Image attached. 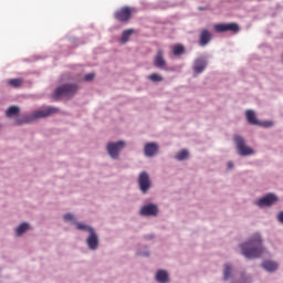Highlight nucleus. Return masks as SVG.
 I'll return each mask as SVG.
<instances>
[{
	"label": "nucleus",
	"mask_w": 283,
	"mask_h": 283,
	"mask_svg": "<svg viewBox=\"0 0 283 283\" xmlns=\"http://www.w3.org/2000/svg\"><path fill=\"white\" fill-rule=\"evenodd\" d=\"M241 250L248 260L253 258H260L264 253V248L262 247V237L256 233L254 234L249 242L241 244Z\"/></svg>",
	"instance_id": "f257e3e1"
},
{
	"label": "nucleus",
	"mask_w": 283,
	"mask_h": 283,
	"mask_svg": "<svg viewBox=\"0 0 283 283\" xmlns=\"http://www.w3.org/2000/svg\"><path fill=\"white\" fill-rule=\"evenodd\" d=\"M76 229L78 231H87L88 237L86 239V244L91 251H96L98 249V234H96V230L94 228L85 224V223H76Z\"/></svg>",
	"instance_id": "f03ea898"
},
{
	"label": "nucleus",
	"mask_w": 283,
	"mask_h": 283,
	"mask_svg": "<svg viewBox=\"0 0 283 283\" xmlns=\"http://www.w3.org/2000/svg\"><path fill=\"white\" fill-rule=\"evenodd\" d=\"M76 92H78V86L76 84H65L54 90L53 97L72 98Z\"/></svg>",
	"instance_id": "7ed1b4c3"
},
{
	"label": "nucleus",
	"mask_w": 283,
	"mask_h": 283,
	"mask_svg": "<svg viewBox=\"0 0 283 283\" xmlns=\"http://www.w3.org/2000/svg\"><path fill=\"white\" fill-rule=\"evenodd\" d=\"M107 153L114 160L118 159L120 149H125V142L119 140L117 143H108L106 146Z\"/></svg>",
	"instance_id": "20e7f679"
},
{
	"label": "nucleus",
	"mask_w": 283,
	"mask_h": 283,
	"mask_svg": "<svg viewBox=\"0 0 283 283\" xmlns=\"http://www.w3.org/2000/svg\"><path fill=\"white\" fill-rule=\"evenodd\" d=\"M234 143L237 145V149H238L240 156H252L253 148L244 145V138L237 135V136H234Z\"/></svg>",
	"instance_id": "39448f33"
},
{
	"label": "nucleus",
	"mask_w": 283,
	"mask_h": 283,
	"mask_svg": "<svg viewBox=\"0 0 283 283\" xmlns=\"http://www.w3.org/2000/svg\"><path fill=\"white\" fill-rule=\"evenodd\" d=\"M214 32H218L219 34H222V32H233L234 34H238V32H240V27L238 23H219L214 24Z\"/></svg>",
	"instance_id": "423d86ee"
},
{
	"label": "nucleus",
	"mask_w": 283,
	"mask_h": 283,
	"mask_svg": "<svg viewBox=\"0 0 283 283\" xmlns=\"http://www.w3.org/2000/svg\"><path fill=\"white\" fill-rule=\"evenodd\" d=\"M132 12H133L132 8L124 7L115 11L114 17L116 21H119V23H127L129 19H132Z\"/></svg>",
	"instance_id": "0eeeda50"
},
{
	"label": "nucleus",
	"mask_w": 283,
	"mask_h": 283,
	"mask_svg": "<svg viewBox=\"0 0 283 283\" xmlns=\"http://www.w3.org/2000/svg\"><path fill=\"white\" fill-rule=\"evenodd\" d=\"M245 118L250 125H260L261 127H273L272 122H260L258 120V117L255 116V112L248 109L245 112Z\"/></svg>",
	"instance_id": "6e6552de"
},
{
	"label": "nucleus",
	"mask_w": 283,
	"mask_h": 283,
	"mask_svg": "<svg viewBox=\"0 0 283 283\" xmlns=\"http://www.w3.org/2000/svg\"><path fill=\"white\" fill-rule=\"evenodd\" d=\"M138 185L143 193H147V191H149V189L151 188V179H149V175L147 174V171H143L138 176Z\"/></svg>",
	"instance_id": "1a4fd4ad"
},
{
	"label": "nucleus",
	"mask_w": 283,
	"mask_h": 283,
	"mask_svg": "<svg viewBox=\"0 0 283 283\" xmlns=\"http://www.w3.org/2000/svg\"><path fill=\"white\" fill-rule=\"evenodd\" d=\"M154 66L165 70L167 67V61H165V52L159 49L154 59Z\"/></svg>",
	"instance_id": "9d476101"
},
{
	"label": "nucleus",
	"mask_w": 283,
	"mask_h": 283,
	"mask_svg": "<svg viewBox=\"0 0 283 283\" xmlns=\"http://www.w3.org/2000/svg\"><path fill=\"white\" fill-rule=\"evenodd\" d=\"M56 112H59V108L50 106L44 109L36 111L33 114V118H48V116H52V114H56Z\"/></svg>",
	"instance_id": "9b49d317"
},
{
	"label": "nucleus",
	"mask_w": 283,
	"mask_h": 283,
	"mask_svg": "<svg viewBox=\"0 0 283 283\" xmlns=\"http://www.w3.org/2000/svg\"><path fill=\"white\" fill-rule=\"evenodd\" d=\"M274 202H277V197L273 193H269L268 196L259 199L256 205L259 207H271Z\"/></svg>",
	"instance_id": "f8f14e48"
},
{
	"label": "nucleus",
	"mask_w": 283,
	"mask_h": 283,
	"mask_svg": "<svg viewBox=\"0 0 283 283\" xmlns=\"http://www.w3.org/2000/svg\"><path fill=\"white\" fill-rule=\"evenodd\" d=\"M212 34L211 31L203 29L201 30L200 34H199V45H201V48H205L206 45H209V43L211 42L212 39Z\"/></svg>",
	"instance_id": "ddd939ff"
},
{
	"label": "nucleus",
	"mask_w": 283,
	"mask_h": 283,
	"mask_svg": "<svg viewBox=\"0 0 283 283\" xmlns=\"http://www.w3.org/2000/svg\"><path fill=\"white\" fill-rule=\"evenodd\" d=\"M158 144L156 143H147L145 144L144 147V154L145 156H147V158H154V156H156V154H158Z\"/></svg>",
	"instance_id": "4468645a"
},
{
	"label": "nucleus",
	"mask_w": 283,
	"mask_h": 283,
	"mask_svg": "<svg viewBox=\"0 0 283 283\" xmlns=\"http://www.w3.org/2000/svg\"><path fill=\"white\" fill-rule=\"evenodd\" d=\"M142 216H158V207L156 205H147L140 209Z\"/></svg>",
	"instance_id": "2eb2a0df"
},
{
	"label": "nucleus",
	"mask_w": 283,
	"mask_h": 283,
	"mask_svg": "<svg viewBox=\"0 0 283 283\" xmlns=\"http://www.w3.org/2000/svg\"><path fill=\"white\" fill-rule=\"evenodd\" d=\"M206 67H207V60L205 59H197L193 63V70L196 74H200L205 72Z\"/></svg>",
	"instance_id": "dca6fc26"
},
{
	"label": "nucleus",
	"mask_w": 283,
	"mask_h": 283,
	"mask_svg": "<svg viewBox=\"0 0 283 283\" xmlns=\"http://www.w3.org/2000/svg\"><path fill=\"white\" fill-rule=\"evenodd\" d=\"M156 280L160 283H167L169 282V274L165 270H159L156 273Z\"/></svg>",
	"instance_id": "f3484780"
},
{
	"label": "nucleus",
	"mask_w": 283,
	"mask_h": 283,
	"mask_svg": "<svg viewBox=\"0 0 283 283\" xmlns=\"http://www.w3.org/2000/svg\"><path fill=\"white\" fill-rule=\"evenodd\" d=\"M7 85H9V87H14L15 90H19V87H23V78H10L7 81Z\"/></svg>",
	"instance_id": "a211bd4d"
},
{
	"label": "nucleus",
	"mask_w": 283,
	"mask_h": 283,
	"mask_svg": "<svg viewBox=\"0 0 283 283\" xmlns=\"http://www.w3.org/2000/svg\"><path fill=\"white\" fill-rule=\"evenodd\" d=\"M263 269L265 271H269L270 273H273V271H277V264L273 261H265L262 263Z\"/></svg>",
	"instance_id": "6ab92c4d"
},
{
	"label": "nucleus",
	"mask_w": 283,
	"mask_h": 283,
	"mask_svg": "<svg viewBox=\"0 0 283 283\" xmlns=\"http://www.w3.org/2000/svg\"><path fill=\"white\" fill-rule=\"evenodd\" d=\"M172 54L174 56H181V54H185V45L182 44H175L172 48Z\"/></svg>",
	"instance_id": "aec40b11"
},
{
	"label": "nucleus",
	"mask_w": 283,
	"mask_h": 283,
	"mask_svg": "<svg viewBox=\"0 0 283 283\" xmlns=\"http://www.w3.org/2000/svg\"><path fill=\"white\" fill-rule=\"evenodd\" d=\"M20 109L18 106H10L7 112H6V116H8V118H12V116H18Z\"/></svg>",
	"instance_id": "412c9836"
},
{
	"label": "nucleus",
	"mask_w": 283,
	"mask_h": 283,
	"mask_svg": "<svg viewBox=\"0 0 283 283\" xmlns=\"http://www.w3.org/2000/svg\"><path fill=\"white\" fill-rule=\"evenodd\" d=\"M132 34H134V29L125 30L122 33V43H127V41H129V38L132 36Z\"/></svg>",
	"instance_id": "4be33fe9"
},
{
	"label": "nucleus",
	"mask_w": 283,
	"mask_h": 283,
	"mask_svg": "<svg viewBox=\"0 0 283 283\" xmlns=\"http://www.w3.org/2000/svg\"><path fill=\"white\" fill-rule=\"evenodd\" d=\"M29 229H30L29 223H22L17 228L15 233H17V235H23V233L25 231H28Z\"/></svg>",
	"instance_id": "5701e85b"
},
{
	"label": "nucleus",
	"mask_w": 283,
	"mask_h": 283,
	"mask_svg": "<svg viewBox=\"0 0 283 283\" xmlns=\"http://www.w3.org/2000/svg\"><path fill=\"white\" fill-rule=\"evenodd\" d=\"M148 80L151 81V83H161L164 81L163 75L158 73H153L148 76Z\"/></svg>",
	"instance_id": "b1692460"
},
{
	"label": "nucleus",
	"mask_w": 283,
	"mask_h": 283,
	"mask_svg": "<svg viewBox=\"0 0 283 283\" xmlns=\"http://www.w3.org/2000/svg\"><path fill=\"white\" fill-rule=\"evenodd\" d=\"M188 157H189V151H187L186 149H182L176 155L177 160H187Z\"/></svg>",
	"instance_id": "393cba45"
},
{
	"label": "nucleus",
	"mask_w": 283,
	"mask_h": 283,
	"mask_svg": "<svg viewBox=\"0 0 283 283\" xmlns=\"http://www.w3.org/2000/svg\"><path fill=\"white\" fill-rule=\"evenodd\" d=\"M231 277V265L226 264L223 270V280H229Z\"/></svg>",
	"instance_id": "a878e982"
},
{
	"label": "nucleus",
	"mask_w": 283,
	"mask_h": 283,
	"mask_svg": "<svg viewBox=\"0 0 283 283\" xmlns=\"http://www.w3.org/2000/svg\"><path fill=\"white\" fill-rule=\"evenodd\" d=\"M64 220L65 222H74V214L72 213L64 214Z\"/></svg>",
	"instance_id": "bb28decb"
},
{
	"label": "nucleus",
	"mask_w": 283,
	"mask_h": 283,
	"mask_svg": "<svg viewBox=\"0 0 283 283\" xmlns=\"http://www.w3.org/2000/svg\"><path fill=\"white\" fill-rule=\"evenodd\" d=\"M84 81H94V73H88L84 76Z\"/></svg>",
	"instance_id": "cd10ccee"
},
{
	"label": "nucleus",
	"mask_w": 283,
	"mask_h": 283,
	"mask_svg": "<svg viewBox=\"0 0 283 283\" xmlns=\"http://www.w3.org/2000/svg\"><path fill=\"white\" fill-rule=\"evenodd\" d=\"M277 220H279V222H282V224H283V211L279 213Z\"/></svg>",
	"instance_id": "c85d7f7f"
},
{
	"label": "nucleus",
	"mask_w": 283,
	"mask_h": 283,
	"mask_svg": "<svg viewBox=\"0 0 283 283\" xmlns=\"http://www.w3.org/2000/svg\"><path fill=\"white\" fill-rule=\"evenodd\" d=\"M233 167V163L229 161L228 163V169H231Z\"/></svg>",
	"instance_id": "c756f323"
},
{
	"label": "nucleus",
	"mask_w": 283,
	"mask_h": 283,
	"mask_svg": "<svg viewBox=\"0 0 283 283\" xmlns=\"http://www.w3.org/2000/svg\"><path fill=\"white\" fill-rule=\"evenodd\" d=\"M199 10H200V11L207 10V8L199 7Z\"/></svg>",
	"instance_id": "7c9ffc66"
},
{
	"label": "nucleus",
	"mask_w": 283,
	"mask_h": 283,
	"mask_svg": "<svg viewBox=\"0 0 283 283\" xmlns=\"http://www.w3.org/2000/svg\"><path fill=\"white\" fill-rule=\"evenodd\" d=\"M144 255H149V253H145Z\"/></svg>",
	"instance_id": "2f4dec72"
}]
</instances>
